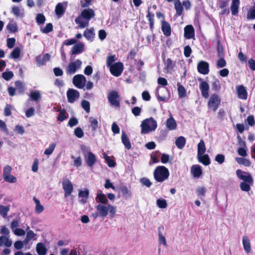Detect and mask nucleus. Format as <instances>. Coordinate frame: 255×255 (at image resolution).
<instances>
[{"label":"nucleus","instance_id":"obj_1","mask_svg":"<svg viewBox=\"0 0 255 255\" xmlns=\"http://www.w3.org/2000/svg\"><path fill=\"white\" fill-rule=\"evenodd\" d=\"M95 209L96 211L91 214L94 219L98 217L105 219L108 215L111 218H113L117 211V207L111 204H98Z\"/></svg>","mask_w":255,"mask_h":255},{"label":"nucleus","instance_id":"obj_2","mask_svg":"<svg viewBox=\"0 0 255 255\" xmlns=\"http://www.w3.org/2000/svg\"><path fill=\"white\" fill-rule=\"evenodd\" d=\"M95 16V11L91 8L83 9L81 14L75 19L79 28H84L89 25L90 19Z\"/></svg>","mask_w":255,"mask_h":255},{"label":"nucleus","instance_id":"obj_3","mask_svg":"<svg viewBox=\"0 0 255 255\" xmlns=\"http://www.w3.org/2000/svg\"><path fill=\"white\" fill-rule=\"evenodd\" d=\"M141 132L146 134L150 132L154 131L157 127L156 121L152 118L144 120L140 125Z\"/></svg>","mask_w":255,"mask_h":255},{"label":"nucleus","instance_id":"obj_4","mask_svg":"<svg viewBox=\"0 0 255 255\" xmlns=\"http://www.w3.org/2000/svg\"><path fill=\"white\" fill-rule=\"evenodd\" d=\"M153 175L156 181L162 182L168 178L169 172L165 166H158L154 170Z\"/></svg>","mask_w":255,"mask_h":255},{"label":"nucleus","instance_id":"obj_5","mask_svg":"<svg viewBox=\"0 0 255 255\" xmlns=\"http://www.w3.org/2000/svg\"><path fill=\"white\" fill-rule=\"evenodd\" d=\"M82 150L87 165L89 167H93L97 162L96 155L90 151L89 148L86 146H82Z\"/></svg>","mask_w":255,"mask_h":255},{"label":"nucleus","instance_id":"obj_6","mask_svg":"<svg viewBox=\"0 0 255 255\" xmlns=\"http://www.w3.org/2000/svg\"><path fill=\"white\" fill-rule=\"evenodd\" d=\"M221 99L218 95L213 94L211 95L208 102V107L209 109L215 112L220 105Z\"/></svg>","mask_w":255,"mask_h":255},{"label":"nucleus","instance_id":"obj_7","mask_svg":"<svg viewBox=\"0 0 255 255\" xmlns=\"http://www.w3.org/2000/svg\"><path fill=\"white\" fill-rule=\"evenodd\" d=\"M12 167L9 165H6L3 168L2 177L3 180L10 183H15L17 181L16 178L11 174Z\"/></svg>","mask_w":255,"mask_h":255},{"label":"nucleus","instance_id":"obj_8","mask_svg":"<svg viewBox=\"0 0 255 255\" xmlns=\"http://www.w3.org/2000/svg\"><path fill=\"white\" fill-rule=\"evenodd\" d=\"M82 61L77 59L75 61L70 62L66 68V72L68 75H73L82 66Z\"/></svg>","mask_w":255,"mask_h":255},{"label":"nucleus","instance_id":"obj_9","mask_svg":"<svg viewBox=\"0 0 255 255\" xmlns=\"http://www.w3.org/2000/svg\"><path fill=\"white\" fill-rule=\"evenodd\" d=\"M108 99L111 105L117 107H120V96L117 92L112 91L110 92L108 95Z\"/></svg>","mask_w":255,"mask_h":255},{"label":"nucleus","instance_id":"obj_10","mask_svg":"<svg viewBox=\"0 0 255 255\" xmlns=\"http://www.w3.org/2000/svg\"><path fill=\"white\" fill-rule=\"evenodd\" d=\"M236 175L240 180L243 182H248L250 183H253L254 180L251 174L248 172L238 169L236 171Z\"/></svg>","mask_w":255,"mask_h":255},{"label":"nucleus","instance_id":"obj_11","mask_svg":"<svg viewBox=\"0 0 255 255\" xmlns=\"http://www.w3.org/2000/svg\"><path fill=\"white\" fill-rule=\"evenodd\" d=\"M62 188L64 191V197L67 198L70 196L73 191V186L71 182L67 178L63 180Z\"/></svg>","mask_w":255,"mask_h":255},{"label":"nucleus","instance_id":"obj_12","mask_svg":"<svg viewBox=\"0 0 255 255\" xmlns=\"http://www.w3.org/2000/svg\"><path fill=\"white\" fill-rule=\"evenodd\" d=\"M111 74L116 77H119L122 73L124 70V65L121 62H117L109 67Z\"/></svg>","mask_w":255,"mask_h":255},{"label":"nucleus","instance_id":"obj_13","mask_svg":"<svg viewBox=\"0 0 255 255\" xmlns=\"http://www.w3.org/2000/svg\"><path fill=\"white\" fill-rule=\"evenodd\" d=\"M86 77L81 74L75 75L73 78V83L74 85L79 89L83 88L86 83Z\"/></svg>","mask_w":255,"mask_h":255},{"label":"nucleus","instance_id":"obj_14","mask_svg":"<svg viewBox=\"0 0 255 255\" xmlns=\"http://www.w3.org/2000/svg\"><path fill=\"white\" fill-rule=\"evenodd\" d=\"M201 83L199 85V89L201 90L202 96L207 99L209 97V85L206 81H202L201 79L199 80Z\"/></svg>","mask_w":255,"mask_h":255},{"label":"nucleus","instance_id":"obj_15","mask_svg":"<svg viewBox=\"0 0 255 255\" xmlns=\"http://www.w3.org/2000/svg\"><path fill=\"white\" fill-rule=\"evenodd\" d=\"M197 69L200 73L206 75L209 72V64L207 62L201 61L198 63Z\"/></svg>","mask_w":255,"mask_h":255},{"label":"nucleus","instance_id":"obj_16","mask_svg":"<svg viewBox=\"0 0 255 255\" xmlns=\"http://www.w3.org/2000/svg\"><path fill=\"white\" fill-rule=\"evenodd\" d=\"M67 96L68 102L74 103L79 97V93L76 90L70 89L67 92Z\"/></svg>","mask_w":255,"mask_h":255},{"label":"nucleus","instance_id":"obj_17","mask_svg":"<svg viewBox=\"0 0 255 255\" xmlns=\"http://www.w3.org/2000/svg\"><path fill=\"white\" fill-rule=\"evenodd\" d=\"M85 45L82 42H79L75 44L72 48V54H79L81 53L84 50Z\"/></svg>","mask_w":255,"mask_h":255},{"label":"nucleus","instance_id":"obj_18","mask_svg":"<svg viewBox=\"0 0 255 255\" xmlns=\"http://www.w3.org/2000/svg\"><path fill=\"white\" fill-rule=\"evenodd\" d=\"M191 172L193 176L198 178L202 174L201 166L199 165H193L191 168Z\"/></svg>","mask_w":255,"mask_h":255},{"label":"nucleus","instance_id":"obj_19","mask_svg":"<svg viewBox=\"0 0 255 255\" xmlns=\"http://www.w3.org/2000/svg\"><path fill=\"white\" fill-rule=\"evenodd\" d=\"M237 91L238 96L239 99L246 100L247 99V92L245 88L242 86H238L237 87Z\"/></svg>","mask_w":255,"mask_h":255},{"label":"nucleus","instance_id":"obj_20","mask_svg":"<svg viewBox=\"0 0 255 255\" xmlns=\"http://www.w3.org/2000/svg\"><path fill=\"white\" fill-rule=\"evenodd\" d=\"M194 36V29L192 25H187L184 28V36L186 39H191Z\"/></svg>","mask_w":255,"mask_h":255},{"label":"nucleus","instance_id":"obj_21","mask_svg":"<svg viewBox=\"0 0 255 255\" xmlns=\"http://www.w3.org/2000/svg\"><path fill=\"white\" fill-rule=\"evenodd\" d=\"M161 29L166 36L171 35V27L169 23L163 20L161 22Z\"/></svg>","mask_w":255,"mask_h":255},{"label":"nucleus","instance_id":"obj_22","mask_svg":"<svg viewBox=\"0 0 255 255\" xmlns=\"http://www.w3.org/2000/svg\"><path fill=\"white\" fill-rule=\"evenodd\" d=\"M164 231V227L160 226L158 228V243L159 245H163L164 247L167 246L166 240L165 237L162 234V232Z\"/></svg>","mask_w":255,"mask_h":255},{"label":"nucleus","instance_id":"obj_23","mask_svg":"<svg viewBox=\"0 0 255 255\" xmlns=\"http://www.w3.org/2000/svg\"><path fill=\"white\" fill-rule=\"evenodd\" d=\"M94 29L93 28H87L84 33V36L86 38V39L90 42L92 41L94 38L95 33H94Z\"/></svg>","mask_w":255,"mask_h":255},{"label":"nucleus","instance_id":"obj_24","mask_svg":"<svg viewBox=\"0 0 255 255\" xmlns=\"http://www.w3.org/2000/svg\"><path fill=\"white\" fill-rule=\"evenodd\" d=\"M242 242L244 250L247 253H249L251 251V243L249 238L247 236H244Z\"/></svg>","mask_w":255,"mask_h":255},{"label":"nucleus","instance_id":"obj_25","mask_svg":"<svg viewBox=\"0 0 255 255\" xmlns=\"http://www.w3.org/2000/svg\"><path fill=\"white\" fill-rule=\"evenodd\" d=\"M12 242L6 236H1L0 237V246H5L7 248L12 245Z\"/></svg>","mask_w":255,"mask_h":255},{"label":"nucleus","instance_id":"obj_26","mask_svg":"<svg viewBox=\"0 0 255 255\" xmlns=\"http://www.w3.org/2000/svg\"><path fill=\"white\" fill-rule=\"evenodd\" d=\"M166 128L169 130H174L176 128L177 124L174 118L170 116L166 122Z\"/></svg>","mask_w":255,"mask_h":255},{"label":"nucleus","instance_id":"obj_27","mask_svg":"<svg viewBox=\"0 0 255 255\" xmlns=\"http://www.w3.org/2000/svg\"><path fill=\"white\" fill-rule=\"evenodd\" d=\"M240 3V0H232L231 10L233 15H236L238 13Z\"/></svg>","mask_w":255,"mask_h":255},{"label":"nucleus","instance_id":"obj_28","mask_svg":"<svg viewBox=\"0 0 255 255\" xmlns=\"http://www.w3.org/2000/svg\"><path fill=\"white\" fill-rule=\"evenodd\" d=\"M121 138L122 143L125 145V147L128 149H130L131 148V145L125 131H122Z\"/></svg>","mask_w":255,"mask_h":255},{"label":"nucleus","instance_id":"obj_29","mask_svg":"<svg viewBox=\"0 0 255 255\" xmlns=\"http://www.w3.org/2000/svg\"><path fill=\"white\" fill-rule=\"evenodd\" d=\"M12 13L18 17H23L24 16V10L17 6H14L12 8Z\"/></svg>","mask_w":255,"mask_h":255},{"label":"nucleus","instance_id":"obj_30","mask_svg":"<svg viewBox=\"0 0 255 255\" xmlns=\"http://www.w3.org/2000/svg\"><path fill=\"white\" fill-rule=\"evenodd\" d=\"M50 58V55L46 53L45 55L43 56L42 57H41L40 56H37L36 58V61L37 62V64L39 65H42L45 64V63L49 61Z\"/></svg>","mask_w":255,"mask_h":255},{"label":"nucleus","instance_id":"obj_31","mask_svg":"<svg viewBox=\"0 0 255 255\" xmlns=\"http://www.w3.org/2000/svg\"><path fill=\"white\" fill-rule=\"evenodd\" d=\"M96 200L98 201L99 204H108V200L106 195L101 190H99L97 192Z\"/></svg>","mask_w":255,"mask_h":255},{"label":"nucleus","instance_id":"obj_32","mask_svg":"<svg viewBox=\"0 0 255 255\" xmlns=\"http://www.w3.org/2000/svg\"><path fill=\"white\" fill-rule=\"evenodd\" d=\"M89 195V190L85 189L84 191L79 190L78 196L82 199L80 200V202L82 204H85L88 199Z\"/></svg>","mask_w":255,"mask_h":255},{"label":"nucleus","instance_id":"obj_33","mask_svg":"<svg viewBox=\"0 0 255 255\" xmlns=\"http://www.w3.org/2000/svg\"><path fill=\"white\" fill-rule=\"evenodd\" d=\"M198 161L205 165H208L210 164V160L207 154L197 155Z\"/></svg>","mask_w":255,"mask_h":255},{"label":"nucleus","instance_id":"obj_34","mask_svg":"<svg viewBox=\"0 0 255 255\" xmlns=\"http://www.w3.org/2000/svg\"><path fill=\"white\" fill-rule=\"evenodd\" d=\"M160 153L159 151L152 152L150 154L151 161L149 162L150 165L157 163L159 161V158Z\"/></svg>","mask_w":255,"mask_h":255},{"label":"nucleus","instance_id":"obj_35","mask_svg":"<svg viewBox=\"0 0 255 255\" xmlns=\"http://www.w3.org/2000/svg\"><path fill=\"white\" fill-rule=\"evenodd\" d=\"M66 5L62 3H59L55 8V12L57 15L61 16L65 12Z\"/></svg>","mask_w":255,"mask_h":255},{"label":"nucleus","instance_id":"obj_36","mask_svg":"<svg viewBox=\"0 0 255 255\" xmlns=\"http://www.w3.org/2000/svg\"><path fill=\"white\" fill-rule=\"evenodd\" d=\"M36 251L39 255H45L46 254V249L44 245L39 243L36 245Z\"/></svg>","mask_w":255,"mask_h":255},{"label":"nucleus","instance_id":"obj_37","mask_svg":"<svg viewBox=\"0 0 255 255\" xmlns=\"http://www.w3.org/2000/svg\"><path fill=\"white\" fill-rule=\"evenodd\" d=\"M236 161L237 163L241 165H244L246 167H249L251 165L250 160L248 159L242 158V157H236Z\"/></svg>","mask_w":255,"mask_h":255},{"label":"nucleus","instance_id":"obj_38","mask_svg":"<svg viewBox=\"0 0 255 255\" xmlns=\"http://www.w3.org/2000/svg\"><path fill=\"white\" fill-rule=\"evenodd\" d=\"M206 147L204 141L201 139L198 144L197 155L203 154L205 152Z\"/></svg>","mask_w":255,"mask_h":255},{"label":"nucleus","instance_id":"obj_39","mask_svg":"<svg viewBox=\"0 0 255 255\" xmlns=\"http://www.w3.org/2000/svg\"><path fill=\"white\" fill-rule=\"evenodd\" d=\"M185 142V138L183 136L178 137L175 141V144L179 149H182L184 146Z\"/></svg>","mask_w":255,"mask_h":255},{"label":"nucleus","instance_id":"obj_40","mask_svg":"<svg viewBox=\"0 0 255 255\" xmlns=\"http://www.w3.org/2000/svg\"><path fill=\"white\" fill-rule=\"evenodd\" d=\"M175 5V8L176 11V13L179 15H182L183 13V6L182 5V4L181 2L179 1V0H177L174 3Z\"/></svg>","mask_w":255,"mask_h":255},{"label":"nucleus","instance_id":"obj_41","mask_svg":"<svg viewBox=\"0 0 255 255\" xmlns=\"http://www.w3.org/2000/svg\"><path fill=\"white\" fill-rule=\"evenodd\" d=\"M21 52V50L19 47H15L13 51L11 52L9 58H11L14 59H17Z\"/></svg>","mask_w":255,"mask_h":255},{"label":"nucleus","instance_id":"obj_42","mask_svg":"<svg viewBox=\"0 0 255 255\" xmlns=\"http://www.w3.org/2000/svg\"><path fill=\"white\" fill-rule=\"evenodd\" d=\"M33 200L36 204L35 212L38 214L41 213L44 210L43 206L40 204L39 200L36 198H33Z\"/></svg>","mask_w":255,"mask_h":255},{"label":"nucleus","instance_id":"obj_43","mask_svg":"<svg viewBox=\"0 0 255 255\" xmlns=\"http://www.w3.org/2000/svg\"><path fill=\"white\" fill-rule=\"evenodd\" d=\"M89 119L92 129L93 130H96L98 128V120L93 117H90Z\"/></svg>","mask_w":255,"mask_h":255},{"label":"nucleus","instance_id":"obj_44","mask_svg":"<svg viewBox=\"0 0 255 255\" xmlns=\"http://www.w3.org/2000/svg\"><path fill=\"white\" fill-rule=\"evenodd\" d=\"M30 98L31 100L37 101L41 98V94L39 91H34L30 93Z\"/></svg>","mask_w":255,"mask_h":255},{"label":"nucleus","instance_id":"obj_45","mask_svg":"<svg viewBox=\"0 0 255 255\" xmlns=\"http://www.w3.org/2000/svg\"><path fill=\"white\" fill-rule=\"evenodd\" d=\"M253 183H250L248 182H242L240 183V186L241 190L243 191L248 192L250 190V186Z\"/></svg>","mask_w":255,"mask_h":255},{"label":"nucleus","instance_id":"obj_46","mask_svg":"<svg viewBox=\"0 0 255 255\" xmlns=\"http://www.w3.org/2000/svg\"><path fill=\"white\" fill-rule=\"evenodd\" d=\"M117 57L116 55H112L108 56L107 58V66L108 67H110L113 64V63L116 60Z\"/></svg>","mask_w":255,"mask_h":255},{"label":"nucleus","instance_id":"obj_47","mask_svg":"<svg viewBox=\"0 0 255 255\" xmlns=\"http://www.w3.org/2000/svg\"><path fill=\"white\" fill-rule=\"evenodd\" d=\"M56 144L55 143H51L49 145V147L45 149V150L44 151V154L48 156L51 155L53 153V152L56 147Z\"/></svg>","mask_w":255,"mask_h":255},{"label":"nucleus","instance_id":"obj_48","mask_svg":"<svg viewBox=\"0 0 255 255\" xmlns=\"http://www.w3.org/2000/svg\"><path fill=\"white\" fill-rule=\"evenodd\" d=\"M9 210V208L8 206L0 205V215H1L3 218L6 217Z\"/></svg>","mask_w":255,"mask_h":255},{"label":"nucleus","instance_id":"obj_49","mask_svg":"<svg viewBox=\"0 0 255 255\" xmlns=\"http://www.w3.org/2000/svg\"><path fill=\"white\" fill-rule=\"evenodd\" d=\"M154 14L151 13L149 10L148 11V13L146 17L148 18V20L149 21V24L150 26V28L152 29L154 25Z\"/></svg>","mask_w":255,"mask_h":255},{"label":"nucleus","instance_id":"obj_50","mask_svg":"<svg viewBox=\"0 0 255 255\" xmlns=\"http://www.w3.org/2000/svg\"><path fill=\"white\" fill-rule=\"evenodd\" d=\"M237 151L238 154L242 157H246L248 155L247 146L239 147Z\"/></svg>","mask_w":255,"mask_h":255},{"label":"nucleus","instance_id":"obj_51","mask_svg":"<svg viewBox=\"0 0 255 255\" xmlns=\"http://www.w3.org/2000/svg\"><path fill=\"white\" fill-rule=\"evenodd\" d=\"M156 204L157 206L162 209L166 208L167 204L165 200L159 199L156 201Z\"/></svg>","mask_w":255,"mask_h":255},{"label":"nucleus","instance_id":"obj_52","mask_svg":"<svg viewBox=\"0 0 255 255\" xmlns=\"http://www.w3.org/2000/svg\"><path fill=\"white\" fill-rule=\"evenodd\" d=\"M178 93L180 98H183L186 96V90L184 87L181 85H178Z\"/></svg>","mask_w":255,"mask_h":255},{"label":"nucleus","instance_id":"obj_53","mask_svg":"<svg viewBox=\"0 0 255 255\" xmlns=\"http://www.w3.org/2000/svg\"><path fill=\"white\" fill-rule=\"evenodd\" d=\"M81 106L82 108L85 110L87 113L90 112V103L86 100H83L81 102Z\"/></svg>","mask_w":255,"mask_h":255},{"label":"nucleus","instance_id":"obj_54","mask_svg":"<svg viewBox=\"0 0 255 255\" xmlns=\"http://www.w3.org/2000/svg\"><path fill=\"white\" fill-rule=\"evenodd\" d=\"M2 78L6 81L9 80L13 76V74L11 71H5L2 74Z\"/></svg>","mask_w":255,"mask_h":255},{"label":"nucleus","instance_id":"obj_55","mask_svg":"<svg viewBox=\"0 0 255 255\" xmlns=\"http://www.w3.org/2000/svg\"><path fill=\"white\" fill-rule=\"evenodd\" d=\"M53 30V25L51 23H47L45 27L41 29V31L44 33H48Z\"/></svg>","mask_w":255,"mask_h":255},{"label":"nucleus","instance_id":"obj_56","mask_svg":"<svg viewBox=\"0 0 255 255\" xmlns=\"http://www.w3.org/2000/svg\"><path fill=\"white\" fill-rule=\"evenodd\" d=\"M45 16L41 13H39L36 17V20L38 24H43L45 21Z\"/></svg>","mask_w":255,"mask_h":255},{"label":"nucleus","instance_id":"obj_57","mask_svg":"<svg viewBox=\"0 0 255 255\" xmlns=\"http://www.w3.org/2000/svg\"><path fill=\"white\" fill-rule=\"evenodd\" d=\"M35 234L32 231H29L27 233L26 237L25 239V242L28 243L30 240L33 239L35 236Z\"/></svg>","mask_w":255,"mask_h":255},{"label":"nucleus","instance_id":"obj_58","mask_svg":"<svg viewBox=\"0 0 255 255\" xmlns=\"http://www.w3.org/2000/svg\"><path fill=\"white\" fill-rule=\"evenodd\" d=\"M226 66V62L224 59L223 58H220L217 61V67L218 68H223Z\"/></svg>","mask_w":255,"mask_h":255},{"label":"nucleus","instance_id":"obj_59","mask_svg":"<svg viewBox=\"0 0 255 255\" xmlns=\"http://www.w3.org/2000/svg\"><path fill=\"white\" fill-rule=\"evenodd\" d=\"M215 160L219 164H222L225 161V156L221 154H217L215 157Z\"/></svg>","mask_w":255,"mask_h":255},{"label":"nucleus","instance_id":"obj_60","mask_svg":"<svg viewBox=\"0 0 255 255\" xmlns=\"http://www.w3.org/2000/svg\"><path fill=\"white\" fill-rule=\"evenodd\" d=\"M7 29L11 32H14L17 30V26L15 23H9L7 25Z\"/></svg>","mask_w":255,"mask_h":255},{"label":"nucleus","instance_id":"obj_61","mask_svg":"<svg viewBox=\"0 0 255 255\" xmlns=\"http://www.w3.org/2000/svg\"><path fill=\"white\" fill-rule=\"evenodd\" d=\"M140 181L142 185L147 187H149L151 185V182L147 178H142L140 179Z\"/></svg>","mask_w":255,"mask_h":255},{"label":"nucleus","instance_id":"obj_62","mask_svg":"<svg viewBox=\"0 0 255 255\" xmlns=\"http://www.w3.org/2000/svg\"><path fill=\"white\" fill-rule=\"evenodd\" d=\"M112 131L114 134H118L120 133V128L116 123H113L112 125Z\"/></svg>","mask_w":255,"mask_h":255},{"label":"nucleus","instance_id":"obj_63","mask_svg":"<svg viewBox=\"0 0 255 255\" xmlns=\"http://www.w3.org/2000/svg\"><path fill=\"white\" fill-rule=\"evenodd\" d=\"M192 52V50L190 47L188 45L186 46L184 49V54L185 57H189Z\"/></svg>","mask_w":255,"mask_h":255},{"label":"nucleus","instance_id":"obj_64","mask_svg":"<svg viewBox=\"0 0 255 255\" xmlns=\"http://www.w3.org/2000/svg\"><path fill=\"white\" fill-rule=\"evenodd\" d=\"M248 18L255 19V2L254 6V8L249 11L247 14Z\"/></svg>","mask_w":255,"mask_h":255}]
</instances>
